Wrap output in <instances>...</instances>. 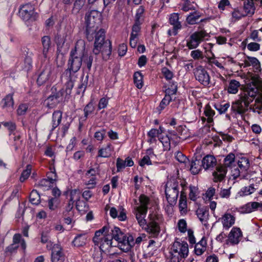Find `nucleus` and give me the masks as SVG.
<instances>
[{"mask_svg": "<svg viewBox=\"0 0 262 262\" xmlns=\"http://www.w3.org/2000/svg\"><path fill=\"white\" fill-rule=\"evenodd\" d=\"M179 209L182 214L186 213L187 211L186 196L183 191L181 192L179 200Z\"/></svg>", "mask_w": 262, "mask_h": 262, "instance_id": "72a5a7b5", "label": "nucleus"}, {"mask_svg": "<svg viewBox=\"0 0 262 262\" xmlns=\"http://www.w3.org/2000/svg\"><path fill=\"white\" fill-rule=\"evenodd\" d=\"M206 250V246L201 244H196L195 246L194 251L196 255H201Z\"/></svg>", "mask_w": 262, "mask_h": 262, "instance_id": "e2e57ef3", "label": "nucleus"}, {"mask_svg": "<svg viewBox=\"0 0 262 262\" xmlns=\"http://www.w3.org/2000/svg\"><path fill=\"white\" fill-rule=\"evenodd\" d=\"M84 43L83 41H78L75 49L71 51L68 62V68L64 74L67 77H71L72 74L78 71L81 66L82 57L84 56Z\"/></svg>", "mask_w": 262, "mask_h": 262, "instance_id": "7ed1b4c3", "label": "nucleus"}, {"mask_svg": "<svg viewBox=\"0 0 262 262\" xmlns=\"http://www.w3.org/2000/svg\"><path fill=\"white\" fill-rule=\"evenodd\" d=\"M52 73L51 68L50 67H46L39 74L37 82L39 85H42L47 81L51 76Z\"/></svg>", "mask_w": 262, "mask_h": 262, "instance_id": "4be33fe9", "label": "nucleus"}, {"mask_svg": "<svg viewBox=\"0 0 262 262\" xmlns=\"http://www.w3.org/2000/svg\"><path fill=\"white\" fill-rule=\"evenodd\" d=\"M189 189L190 192L189 194V198L191 200L194 201L197 199L198 188L193 186H190Z\"/></svg>", "mask_w": 262, "mask_h": 262, "instance_id": "8fccbe9b", "label": "nucleus"}, {"mask_svg": "<svg viewBox=\"0 0 262 262\" xmlns=\"http://www.w3.org/2000/svg\"><path fill=\"white\" fill-rule=\"evenodd\" d=\"M105 31L102 29L93 33L95 41L93 53L96 55L101 53L103 59L107 60L112 54V45L110 40L105 39Z\"/></svg>", "mask_w": 262, "mask_h": 262, "instance_id": "f03ea898", "label": "nucleus"}, {"mask_svg": "<svg viewBox=\"0 0 262 262\" xmlns=\"http://www.w3.org/2000/svg\"><path fill=\"white\" fill-rule=\"evenodd\" d=\"M258 42L250 40L245 42V40H244L242 42V45L244 46L245 48L247 47L248 50L250 51L256 52L260 49V45Z\"/></svg>", "mask_w": 262, "mask_h": 262, "instance_id": "7c9ffc66", "label": "nucleus"}, {"mask_svg": "<svg viewBox=\"0 0 262 262\" xmlns=\"http://www.w3.org/2000/svg\"><path fill=\"white\" fill-rule=\"evenodd\" d=\"M204 114L207 117V121L210 123L213 122V116L215 115V112L212 110L209 104L205 106L204 110Z\"/></svg>", "mask_w": 262, "mask_h": 262, "instance_id": "e433bc0d", "label": "nucleus"}, {"mask_svg": "<svg viewBox=\"0 0 262 262\" xmlns=\"http://www.w3.org/2000/svg\"><path fill=\"white\" fill-rule=\"evenodd\" d=\"M259 32L258 30H253L250 34L245 39V42L249 40L259 42L261 40L260 37H259Z\"/></svg>", "mask_w": 262, "mask_h": 262, "instance_id": "37998d69", "label": "nucleus"}, {"mask_svg": "<svg viewBox=\"0 0 262 262\" xmlns=\"http://www.w3.org/2000/svg\"><path fill=\"white\" fill-rule=\"evenodd\" d=\"M111 145L108 144L105 147L99 149L98 151V157L107 158L111 156Z\"/></svg>", "mask_w": 262, "mask_h": 262, "instance_id": "c9c22d12", "label": "nucleus"}, {"mask_svg": "<svg viewBox=\"0 0 262 262\" xmlns=\"http://www.w3.org/2000/svg\"><path fill=\"white\" fill-rule=\"evenodd\" d=\"M255 189L253 185H250L248 186H245L242 188L239 192L241 196L247 195L252 194L255 191Z\"/></svg>", "mask_w": 262, "mask_h": 262, "instance_id": "c03bdc74", "label": "nucleus"}, {"mask_svg": "<svg viewBox=\"0 0 262 262\" xmlns=\"http://www.w3.org/2000/svg\"><path fill=\"white\" fill-rule=\"evenodd\" d=\"M96 171L92 168L88 170L86 173L85 177L89 179L85 183L88 188H93L96 184V178L95 177Z\"/></svg>", "mask_w": 262, "mask_h": 262, "instance_id": "5701e85b", "label": "nucleus"}, {"mask_svg": "<svg viewBox=\"0 0 262 262\" xmlns=\"http://www.w3.org/2000/svg\"><path fill=\"white\" fill-rule=\"evenodd\" d=\"M199 13L195 11L192 13H190L186 18L187 22L189 24L193 25L196 23L197 20L200 17Z\"/></svg>", "mask_w": 262, "mask_h": 262, "instance_id": "a19ab883", "label": "nucleus"}, {"mask_svg": "<svg viewBox=\"0 0 262 262\" xmlns=\"http://www.w3.org/2000/svg\"><path fill=\"white\" fill-rule=\"evenodd\" d=\"M230 104L229 103H226L224 104H217L215 105V108L217 110L220 114L225 113L229 108Z\"/></svg>", "mask_w": 262, "mask_h": 262, "instance_id": "6e6d98bb", "label": "nucleus"}, {"mask_svg": "<svg viewBox=\"0 0 262 262\" xmlns=\"http://www.w3.org/2000/svg\"><path fill=\"white\" fill-rule=\"evenodd\" d=\"M19 13L20 16L25 20L30 19L35 20L37 17V14L35 12V9L31 4H26L19 8Z\"/></svg>", "mask_w": 262, "mask_h": 262, "instance_id": "f8f14e48", "label": "nucleus"}, {"mask_svg": "<svg viewBox=\"0 0 262 262\" xmlns=\"http://www.w3.org/2000/svg\"><path fill=\"white\" fill-rule=\"evenodd\" d=\"M57 200L55 198H51L48 200V207L50 210H55L57 208Z\"/></svg>", "mask_w": 262, "mask_h": 262, "instance_id": "052dcab7", "label": "nucleus"}, {"mask_svg": "<svg viewBox=\"0 0 262 262\" xmlns=\"http://www.w3.org/2000/svg\"><path fill=\"white\" fill-rule=\"evenodd\" d=\"M31 171V166L30 165H28L26 169L24 170L19 178V181L21 182H24L29 177Z\"/></svg>", "mask_w": 262, "mask_h": 262, "instance_id": "09e8293b", "label": "nucleus"}, {"mask_svg": "<svg viewBox=\"0 0 262 262\" xmlns=\"http://www.w3.org/2000/svg\"><path fill=\"white\" fill-rule=\"evenodd\" d=\"M88 75H86L85 77H82L81 78V84L78 86V89L79 90L82 91L84 92L87 86L88 83Z\"/></svg>", "mask_w": 262, "mask_h": 262, "instance_id": "bf43d9fd", "label": "nucleus"}, {"mask_svg": "<svg viewBox=\"0 0 262 262\" xmlns=\"http://www.w3.org/2000/svg\"><path fill=\"white\" fill-rule=\"evenodd\" d=\"M70 79L67 82L65 88L62 89L59 93L61 96L66 98L68 96L70 95L71 93L72 90L74 86V81L72 80V75L71 77H68Z\"/></svg>", "mask_w": 262, "mask_h": 262, "instance_id": "a878e982", "label": "nucleus"}, {"mask_svg": "<svg viewBox=\"0 0 262 262\" xmlns=\"http://www.w3.org/2000/svg\"><path fill=\"white\" fill-rule=\"evenodd\" d=\"M86 0H76L72 10L73 13L77 14L84 6Z\"/></svg>", "mask_w": 262, "mask_h": 262, "instance_id": "a18cd8bd", "label": "nucleus"}, {"mask_svg": "<svg viewBox=\"0 0 262 262\" xmlns=\"http://www.w3.org/2000/svg\"><path fill=\"white\" fill-rule=\"evenodd\" d=\"M238 165L242 172H246L249 168V161L245 157H242L238 161Z\"/></svg>", "mask_w": 262, "mask_h": 262, "instance_id": "f704fd0d", "label": "nucleus"}, {"mask_svg": "<svg viewBox=\"0 0 262 262\" xmlns=\"http://www.w3.org/2000/svg\"><path fill=\"white\" fill-rule=\"evenodd\" d=\"M178 225L180 232H185L186 231L187 224L184 220H180L178 222Z\"/></svg>", "mask_w": 262, "mask_h": 262, "instance_id": "774afa93", "label": "nucleus"}, {"mask_svg": "<svg viewBox=\"0 0 262 262\" xmlns=\"http://www.w3.org/2000/svg\"><path fill=\"white\" fill-rule=\"evenodd\" d=\"M64 256L62 253V248L58 245H55L52 249V261L64 262Z\"/></svg>", "mask_w": 262, "mask_h": 262, "instance_id": "a211bd4d", "label": "nucleus"}, {"mask_svg": "<svg viewBox=\"0 0 262 262\" xmlns=\"http://www.w3.org/2000/svg\"><path fill=\"white\" fill-rule=\"evenodd\" d=\"M86 241V235L85 234H80L75 237L73 241V244L75 247H82L85 245Z\"/></svg>", "mask_w": 262, "mask_h": 262, "instance_id": "c756f323", "label": "nucleus"}, {"mask_svg": "<svg viewBox=\"0 0 262 262\" xmlns=\"http://www.w3.org/2000/svg\"><path fill=\"white\" fill-rule=\"evenodd\" d=\"M235 158V157L234 154L230 153L224 159V163L223 166H225L226 168H227V167H231L232 164L234 162Z\"/></svg>", "mask_w": 262, "mask_h": 262, "instance_id": "79ce46f5", "label": "nucleus"}, {"mask_svg": "<svg viewBox=\"0 0 262 262\" xmlns=\"http://www.w3.org/2000/svg\"><path fill=\"white\" fill-rule=\"evenodd\" d=\"M196 80L204 86H207L210 83V77L208 72L201 66L194 69L193 72Z\"/></svg>", "mask_w": 262, "mask_h": 262, "instance_id": "9b49d317", "label": "nucleus"}, {"mask_svg": "<svg viewBox=\"0 0 262 262\" xmlns=\"http://www.w3.org/2000/svg\"><path fill=\"white\" fill-rule=\"evenodd\" d=\"M177 86L174 84L171 85V88H169L166 90L165 96L161 101L159 106V107L158 108L160 111H161L163 109H164L165 107L169 103V102L171 100L170 95L175 94L177 92Z\"/></svg>", "mask_w": 262, "mask_h": 262, "instance_id": "4468645a", "label": "nucleus"}, {"mask_svg": "<svg viewBox=\"0 0 262 262\" xmlns=\"http://www.w3.org/2000/svg\"><path fill=\"white\" fill-rule=\"evenodd\" d=\"M178 137L175 135H170L169 136L167 135L165 137H160L159 140L163 144V150H169L171 148V143L175 146L178 141Z\"/></svg>", "mask_w": 262, "mask_h": 262, "instance_id": "2eb2a0df", "label": "nucleus"}, {"mask_svg": "<svg viewBox=\"0 0 262 262\" xmlns=\"http://www.w3.org/2000/svg\"><path fill=\"white\" fill-rule=\"evenodd\" d=\"M101 13L97 10H91L85 14L86 35L89 41L93 40V33L98 28L101 22Z\"/></svg>", "mask_w": 262, "mask_h": 262, "instance_id": "39448f33", "label": "nucleus"}, {"mask_svg": "<svg viewBox=\"0 0 262 262\" xmlns=\"http://www.w3.org/2000/svg\"><path fill=\"white\" fill-rule=\"evenodd\" d=\"M259 0H245L244 2L243 10L246 16H251L254 13L255 7V3Z\"/></svg>", "mask_w": 262, "mask_h": 262, "instance_id": "6ab92c4d", "label": "nucleus"}, {"mask_svg": "<svg viewBox=\"0 0 262 262\" xmlns=\"http://www.w3.org/2000/svg\"><path fill=\"white\" fill-rule=\"evenodd\" d=\"M119 211V214H118V211H117L115 207H112L110 211V215L114 219L117 217L119 220L121 221L125 220L126 216L125 212L124 211V209L121 207Z\"/></svg>", "mask_w": 262, "mask_h": 262, "instance_id": "c85d7f7f", "label": "nucleus"}, {"mask_svg": "<svg viewBox=\"0 0 262 262\" xmlns=\"http://www.w3.org/2000/svg\"><path fill=\"white\" fill-rule=\"evenodd\" d=\"M155 216L149 215V221L144 226L145 230L149 234L150 237H157L160 231V228L158 224L155 220Z\"/></svg>", "mask_w": 262, "mask_h": 262, "instance_id": "ddd939ff", "label": "nucleus"}, {"mask_svg": "<svg viewBox=\"0 0 262 262\" xmlns=\"http://www.w3.org/2000/svg\"><path fill=\"white\" fill-rule=\"evenodd\" d=\"M242 66L244 67L253 66L255 70V72H259L260 71V62L255 57H247L244 60V63H242Z\"/></svg>", "mask_w": 262, "mask_h": 262, "instance_id": "aec40b11", "label": "nucleus"}, {"mask_svg": "<svg viewBox=\"0 0 262 262\" xmlns=\"http://www.w3.org/2000/svg\"><path fill=\"white\" fill-rule=\"evenodd\" d=\"M176 159L181 163H185L188 162V159L181 152L178 151L176 155Z\"/></svg>", "mask_w": 262, "mask_h": 262, "instance_id": "69168bd1", "label": "nucleus"}, {"mask_svg": "<svg viewBox=\"0 0 262 262\" xmlns=\"http://www.w3.org/2000/svg\"><path fill=\"white\" fill-rule=\"evenodd\" d=\"M240 86L239 82L234 79L231 80L228 86V92L230 94H236Z\"/></svg>", "mask_w": 262, "mask_h": 262, "instance_id": "2f4dec72", "label": "nucleus"}, {"mask_svg": "<svg viewBox=\"0 0 262 262\" xmlns=\"http://www.w3.org/2000/svg\"><path fill=\"white\" fill-rule=\"evenodd\" d=\"M191 56L194 59H199L203 58L202 52L199 50L191 51Z\"/></svg>", "mask_w": 262, "mask_h": 262, "instance_id": "338daca9", "label": "nucleus"}, {"mask_svg": "<svg viewBox=\"0 0 262 262\" xmlns=\"http://www.w3.org/2000/svg\"><path fill=\"white\" fill-rule=\"evenodd\" d=\"M201 169L200 166V162L199 161L195 160L192 161L190 165V170L193 174H196L199 173Z\"/></svg>", "mask_w": 262, "mask_h": 262, "instance_id": "49530a36", "label": "nucleus"}, {"mask_svg": "<svg viewBox=\"0 0 262 262\" xmlns=\"http://www.w3.org/2000/svg\"><path fill=\"white\" fill-rule=\"evenodd\" d=\"M62 113L60 111H57L53 113L52 115V127L53 129L57 127L61 120Z\"/></svg>", "mask_w": 262, "mask_h": 262, "instance_id": "473e14b6", "label": "nucleus"}, {"mask_svg": "<svg viewBox=\"0 0 262 262\" xmlns=\"http://www.w3.org/2000/svg\"><path fill=\"white\" fill-rule=\"evenodd\" d=\"M196 214L199 220L202 223H204L205 225H206L207 219L208 217V213L205 210L203 209L199 208L196 211Z\"/></svg>", "mask_w": 262, "mask_h": 262, "instance_id": "ea45409f", "label": "nucleus"}, {"mask_svg": "<svg viewBox=\"0 0 262 262\" xmlns=\"http://www.w3.org/2000/svg\"><path fill=\"white\" fill-rule=\"evenodd\" d=\"M109 234L112 239H114L118 242V246L123 252H127L134 246V238L132 235H126L120 229L114 227L111 229Z\"/></svg>", "mask_w": 262, "mask_h": 262, "instance_id": "20e7f679", "label": "nucleus"}, {"mask_svg": "<svg viewBox=\"0 0 262 262\" xmlns=\"http://www.w3.org/2000/svg\"><path fill=\"white\" fill-rule=\"evenodd\" d=\"M42 44L43 46V52L46 54L50 47V38L48 36H45L41 39Z\"/></svg>", "mask_w": 262, "mask_h": 262, "instance_id": "de8ad7c7", "label": "nucleus"}, {"mask_svg": "<svg viewBox=\"0 0 262 262\" xmlns=\"http://www.w3.org/2000/svg\"><path fill=\"white\" fill-rule=\"evenodd\" d=\"M207 36L208 33L204 30L195 31L190 36L187 40L186 46L189 49H195Z\"/></svg>", "mask_w": 262, "mask_h": 262, "instance_id": "9d476101", "label": "nucleus"}, {"mask_svg": "<svg viewBox=\"0 0 262 262\" xmlns=\"http://www.w3.org/2000/svg\"><path fill=\"white\" fill-rule=\"evenodd\" d=\"M245 89L242 93L239 95V99L232 102L231 110L235 114H243L248 109L249 105L256 97L258 93L257 82L253 80Z\"/></svg>", "mask_w": 262, "mask_h": 262, "instance_id": "f257e3e1", "label": "nucleus"}, {"mask_svg": "<svg viewBox=\"0 0 262 262\" xmlns=\"http://www.w3.org/2000/svg\"><path fill=\"white\" fill-rule=\"evenodd\" d=\"M95 110V106L92 102H89L84 107V117L86 118L90 114L94 112Z\"/></svg>", "mask_w": 262, "mask_h": 262, "instance_id": "3c124183", "label": "nucleus"}, {"mask_svg": "<svg viewBox=\"0 0 262 262\" xmlns=\"http://www.w3.org/2000/svg\"><path fill=\"white\" fill-rule=\"evenodd\" d=\"M70 35V32H69L68 33H66V35H60L58 37L57 43V45H63L65 42L69 38Z\"/></svg>", "mask_w": 262, "mask_h": 262, "instance_id": "4d7b16f0", "label": "nucleus"}, {"mask_svg": "<svg viewBox=\"0 0 262 262\" xmlns=\"http://www.w3.org/2000/svg\"><path fill=\"white\" fill-rule=\"evenodd\" d=\"M30 201L34 205H38L40 202V195L36 190H33L30 194Z\"/></svg>", "mask_w": 262, "mask_h": 262, "instance_id": "58836bf2", "label": "nucleus"}, {"mask_svg": "<svg viewBox=\"0 0 262 262\" xmlns=\"http://www.w3.org/2000/svg\"><path fill=\"white\" fill-rule=\"evenodd\" d=\"M80 198V192L79 190L74 189L70 192V199L75 201H79Z\"/></svg>", "mask_w": 262, "mask_h": 262, "instance_id": "13d9d810", "label": "nucleus"}, {"mask_svg": "<svg viewBox=\"0 0 262 262\" xmlns=\"http://www.w3.org/2000/svg\"><path fill=\"white\" fill-rule=\"evenodd\" d=\"M139 206L136 208V216L139 225L144 227L147 223L145 217L147 211V205L149 202V199L147 196L142 194L139 197Z\"/></svg>", "mask_w": 262, "mask_h": 262, "instance_id": "6e6552de", "label": "nucleus"}, {"mask_svg": "<svg viewBox=\"0 0 262 262\" xmlns=\"http://www.w3.org/2000/svg\"><path fill=\"white\" fill-rule=\"evenodd\" d=\"M242 236V233L239 228L234 227L230 232L228 237V242L233 245L237 244Z\"/></svg>", "mask_w": 262, "mask_h": 262, "instance_id": "f3484780", "label": "nucleus"}, {"mask_svg": "<svg viewBox=\"0 0 262 262\" xmlns=\"http://www.w3.org/2000/svg\"><path fill=\"white\" fill-rule=\"evenodd\" d=\"M96 245H100L99 248L104 252H108L112 247V239L109 234V228L104 226L96 231L93 239Z\"/></svg>", "mask_w": 262, "mask_h": 262, "instance_id": "423d86ee", "label": "nucleus"}, {"mask_svg": "<svg viewBox=\"0 0 262 262\" xmlns=\"http://www.w3.org/2000/svg\"><path fill=\"white\" fill-rule=\"evenodd\" d=\"M61 97L59 93H58L56 95L50 96L45 100V104L49 108H53L62 100Z\"/></svg>", "mask_w": 262, "mask_h": 262, "instance_id": "b1692460", "label": "nucleus"}, {"mask_svg": "<svg viewBox=\"0 0 262 262\" xmlns=\"http://www.w3.org/2000/svg\"><path fill=\"white\" fill-rule=\"evenodd\" d=\"M165 191L169 203L170 205L175 204L179 192L178 183L174 181H168L166 185Z\"/></svg>", "mask_w": 262, "mask_h": 262, "instance_id": "1a4fd4ad", "label": "nucleus"}, {"mask_svg": "<svg viewBox=\"0 0 262 262\" xmlns=\"http://www.w3.org/2000/svg\"><path fill=\"white\" fill-rule=\"evenodd\" d=\"M47 179H48L52 183H54L57 179V174L55 172V168H53L50 172H48L47 174Z\"/></svg>", "mask_w": 262, "mask_h": 262, "instance_id": "864d4df0", "label": "nucleus"}, {"mask_svg": "<svg viewBox=\"0 0 262 262\" xmlns=\"http://www.w3.org/2000/svg\"><path fill=\"white\" fill-rule=\"evenodd\" d=\"M2 123L4 125V126L8 127V129L10 131V136H11L12 132H13L16 129L15 124L12 122H2Z\"/></svg>", "mask_w": 262, "mask_h": 262, "instance_id": "0e129e2a", "label": "nucleus"}, {"mask_svg": "<svg viewBox=\"0 0 262 262\" xmlns=\"http://www.w3.org/2000/svg\"><path fill=\"white\" fill-rule=\"evenodd\" d=\"M188 251V246L186 242H174L170 252V262H180L182 258L187 256Z\"/></svg>", "mask_w": 262, "mask_h": 262, "instance_id": "0eeeda50", "label": "nucleus"}, {"mask_svg": "<svg viewBox=\"0 0 262 262\" xmlns=\"http://www.w3.org/2000/svg\"><path fill=\"white\" fill-rule=\"evenodd\" d=\"M179 14L178 13H172L170 15L169 17V23L173 27V34L176 35L177 34V30L181 29V25L180 22L179 21Z\"/></svg>", "mask_w": 262, "mask_h": 262, "instance_id": "393cba45", "label": "nucleus"}, {"mask_svg": "<svg viewBox=\"0 0 262 262\" xmlns=\"http://www.w3.org/2000/svg\"><path fill=\"white\" fill-rule=\"evenodd\" d=\"M134 83L138 89H141L143 85V76L140 72L135 73L134 76Z\"/></svg>", "mask_w": 262, "mask_h": 262, "instance_id": "4c0bfd02", "label": "nucleus"}, {"mask_svg": "<svg viewBox=\"0 0 262 262\" xmlns=\"http://www.w3.org/2000/svg\"><path fill=\"white\" fill-rule=\"evenodd\" d=\"M13 243L12 244L7 247L6 249V252L7 253H12L15 251V249H16V246H14V245L16 244V233L14 234L13 235Z\"/></svg>", "mask_w": 262, "mask_h": 262, "instance_id": "5fc2aeb1", "label": "nucleus"}, {"mask_svg": "<svg viewBox=\"0 0 262 262\" xmlns=\"http://www.w3.org/2000/svg\"><path fill=\"white\" fill-rule=\"evenodd\" d=\"M216 163V159L211 155H207L202 160V166L205 169L213 167Z\"/></svg>", "mask_w": 262, "mask_h": 262, "instance_id": "cd10ccee", "label": "nucleus"}, {"mask_svg": "<svg viewBox=\"0 0 262 262\" xmlns=\"http://www.w3.org/2000/svg\"><path fill=\"white\" fill-rule=\"evenodd\" d=\"M235 221V216L228 212L224 213L219 219V221L221 222L223 228L225 230H228L231 228L234 224Z\"/></svg>", "mask_w": 262, "mask_h": 262, "instance_id": "dca6fc26", "label": "nucleus"}, {"mask_svg": "<svg viewBox=\"0 0 262 262\" xmlns=\"http://www.w3.org/2000/svg\"><path fill=\"white\" fill-rule=\"evenodd\" d=\"M227 171V168L223 165H220L216 167V170L213 172L214 182H217L222 181L224 179Z\"/></svg>", "mask_w": 262, "mask_h": 262, "instance_id": "412c9836", "label": "nucleus"}, {"mask_svg": "<svg viewBox=\"0 0 262 262\" xmlns=\"http://www.w3.org/2000/svg\"><path fill=\"white\" fill-rule=\"evenodd\" d=\"M162 130L161 127H160L159 129H151L148 133V135L151 138H155L159 135L162 134Z\"/></svg>", "mask_w": 262, "mask_h": 262, "instance_id": "680f3d73", "label": "nucleus"}, {"mask_svg": "<svg viewBox=\"0 0 262 262\" xmlns=\"http://www.w3.org/2000/svg\"><path fill=\"white\" fill-rule=\"evenodd\" d=\"M53 184L48 179H43L38 183V185L43 189H48Z\"/></svg>", "mask_w": 262, "mask_h": 262, "instance_id": "603ef678", "label": "nucleus"}, {"mask_svg": "<svg viewBox=\"0 0 262 262\" xmlns=\"http://www.w3.org/2000/svg\"><path fill=\"white\" fill-rule=\"evenodd\" d=\"M1 105L3 109L11 110L14 105V100L12 94L6 96L1 101Z\"/></svg>", "mask_w": 262, "mask_h": 262, "instance_id": "bb28decb", "label": "nucleus"}]
</instances>
